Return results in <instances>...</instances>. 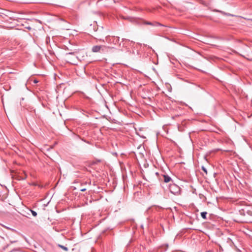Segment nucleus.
I'll return each instance as SVG.
<instances>
[{
  "mask_svg": "<svg viewBox=\"0 0 252 252\" xmlns=\"http://www.w3.org/2000/svg\"><path fill=\"white\" fill-rule=\"evenodd\" d=\"M109 48V47L105 45H95L92 47V51L94 53L104 52Z\"/></svg>",
  "mask_w": 252,
  "mask_h": 252,
  "instance_id": "f257e3e1",
  "label": "nucleus"
},
{
  "mask_svg": "<svg viewBox=\"0 0 252 252\" xmlns=\"http://www.w3.org/2000/svg\"><path fill=\"white\" fill-rule=\"evenodd\" d=\"M170 192L174 195H179L181 192L180 187L175 184H170L169 187Z\"/></svg>",
  "mask_w": 252,
  "mask_h": 252,
  "instance_id": "f03ea898",
  "label": "nucleus"
},
{
  "mask_svg": "<svg viewBox=\"0 0 252 252\" xmlns=\"http://www.w3.org/2000/svg\"><path fill=\"white\" fill-rule=\"evenodd\" d=\"M105 41L109 43H113L116 44L118 43L119 41V37L107 36L105 37Z\"/></svg>",
  "mask_w": 252,
  "mask_h": 252,
  "instance_id": "7ed1b4c3",
  "label": "nucleus"
},
{
  "mask_svg": "<svg viewBox=\"0 0 252 252\" xmlns=\"http://www.w3.org/2000/svg\"><path fill=\"white\" fill-rule=\"evenodd\" d=\"M246 221L252 222V210H248L246 212Z\"/></svg>",
  "mask_w": 252,
  "mask_h": 252,
  "instance_id": "20e7f679",
  "label": "nucleus"
},
{
  "mask_svg": "<svg viewBox=\"0 0 252 252\" xmlns=\"http://www.w3.org/2000/svg\"><path fill=\"white\" fill-rule=\"evenodd\" d=\"M144 24L153 26H164L163 25L157 22H155L154 23H152L150 22H145Z\"/></svg>",
  "mask_w": 252,
  "mask_h": 252,
  "instance_id": "39448f33",
  "label": "nucleus"
},
{
  "mask_svg": "<svg viewBox=\"0 0 252 252\" xmlns=\"http://www.w3.org/2000/svg\"><path fill=\"white\" fill-rule=\"evenodd\" d=\"M162 176L163 178V181L165 183H169V182L172 181V179L168 175L163 174Z\"/></svg>",
  "mask_w": 252,
  "mask_h": 252,
  "instance_id": "423d86ee",
  "label": "nucleus"
},
{
  "mask_svg": "<svg viewBox=\"0 0 252 252\" xmlns=\"http://www.w3.org/2000/svg\"><path fill=\"white\" fill-rule=\"evenodd\" d=\"M207 214V213L206 212H203L201 213V216L203 219H206Z\"/></svg>",
  "mask_w": 252,
  "mask_h": 252,
  "instance_id": "0eeeda50",
  "label": "nucleus"
},
{
  "mask_svg": "<svg viewBox=\"0 0 252 252\" xmlns=\"http://www.w3.org/2000/svg\"><path fill=\"white\" fill-rule=\"evenodd\" d=\"M59 247L61 248L62 249L64 250L65 251H67L68 250V248L64 246L59 245Z\"/></svg>",
  "mask_w": 252,
  "mask_h": 252,
  "instance_id": "6e6552de",
  "label": "nucleus"
},
{
  "mask_svg": "<svg viewBox=\"0 0 252 252\" xmlns=\"http://www.w3.org/2000/svg\"><path fill=\"white\" fill-rule=\"evenodd\" d=\"M87 184H88L89 185H91V181H86V182H84L83 183H82L81 184V186H82V185H86Z\"/></svg>",
  "mask_w": 252,
  "mask_h": 252,
  "instance_id": "1a4fd4ad",
  "label": "nucleus"
},
{
  "mask_svg": "<svg viewBox=\"0 0 252 252\" xmlns=\"http://www.w3.org/2000/svg\"><path fill=\"white\" fill-rule=\"evenodd\" d=\"M31 211L32 215L34 217H36L37 216V213L35 211L32 210H31Z\"/></svg>",
  "mask_w": 252,
  "mask_h": 252,
  "instance_id": "9d476101",
  "label": "nucleus"
},
{
  "mask_svg": "<svg viewBox=\"0 0 252 252\" xmlns=\"http://www.w3.org/2000/svg\"><path fill=\"white\" fill-rule=\"evenodd\" d=\"M202 169L207 174V170L204 166L202 167Z\"/></svg>",
  "mask_w": 252,
  "mask_h": 252,
  "instance_id": "9b49d317",
  "label": "nucleus"
},
{
  "mask_svg": "<svg viewBox=\"0 0 252 252\" xmlns=\"http://www.w3.org/2000/svg\"><path fill=\"white\" fill-rule=\"evenodd\" d=\"M86 189H85V188H81V189H80V191H86Z\"/></svg>",
  "mask_w": 252,
  "mask_h": 252,
  "instance_id": "f8f14e48",
  "label": "nucleus"
},
{
  "mask_svg": "<svg viewBox=\"0 0 252 252\" xmlns=\"http://www.w3.org/2000/svg\"><path fill=\"white\" fill-rule=\"evenodd\" d=\"M106 118L109 121H111L112 120V119L109 116L108 117H106Z\"/></svg>",
  "mask_w": 252,
  "mask_h": 252,
  "instance_id": "ddd939ff",
  "label": "nucleus"
},
{
  "mask_svg": "<svg viewBox=\"0 0 252 252\" xmlns=\"http://www.w3.org/2000/svg\"><path fill=\"white\" fill-rule=\"evenodd\" d=\"M33 82H34V83H36L38 82V81L36 80H34Z\"/></svg>",
  "mask_w": 252,
  "mask_h": 252,
  "instance_id": "4468645a",
  "label": "nucleus"
},
{
  "mask_svg": "<svg viewBox=\"0 0 252 252\" xmlns=\"http://www.w3.org/2000/svg\"><path fill=\"white\" fill-rule=\"evenodd\" d=\"M99 41H100L104 42V40H102V39H99Z\"/></svg>",
  "mask_w": 252,
  "mask_h": 252,
  "instance_id": "2eb2a0df",
  "label": "nucleus"
}]
</instances>
